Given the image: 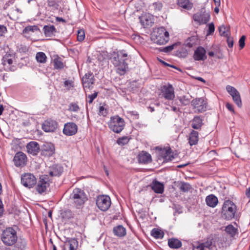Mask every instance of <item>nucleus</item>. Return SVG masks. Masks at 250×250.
Returning a JSON list of instances; mask_svg holds the SVG:
<instances>
[{"instance_id":"4d7b16f0","label":"nucleus","mask_w":250,"mask_h":250,"mask_svg":"<svg viewBox=\"0 0 250 250\" xmlns=\"http://www.w3.org/2000/svg\"><path fill=\"white\" fill-rule=\"evenodd\" d=\"M7 31V29L4 25H0V37L2 36Z\"/></svg>"},{"instance_id":"4be33fe9","label":"nucleus","mask_w":250,"mask_h":250,"mask_svg":"<svg viewBox=\"0 0 250 250\" xmlns=\"http://www.w3.org/2000/svg\"><path fill=\"white\" fill-rule=\"evenodd\" d=\"M26 149L27 152L33 155H37L40 149V146L38 143L36 142L32 141L27 144L26 146Z\"/></svg>"},{"instance_id":"0eeeda50","label":"nucleus","mask_w":250,"mask_h":250,"mask_svg":"<svg viewBox=\"0 0 250 250\" xmlns=\"http://www.w3.org/2000/svg\"><path fill=\"white\" fill-rule=\"evenodd\" d=\"M36 184V189L39 193L42 194L45 192L50 186V181L48 175H42L40 176Z\"/></svg>"},{"instance_id":"a18cd8bd","label":"nucleus","mask_w":250,"mask_h":250,"mask_svg":"<svg viewBox=\"0 0 250 250\" xmlns=\"http://www.w3.org/2000/svg\"><path fill=\"white\" fill-rule=\"evenodd\" d=\"M191 188V186L189 184L185 182L182 183L180 187V190L183 192H187Z\"/></svg>"},{"instance_id":"de8ad7c7","label":"nucleus","mask_w":250,"mask_h":250,"mask_svg":"<svg viewBox=\"0 0 250 250\" xmlns=\"http://www.w3.org/2000/svg\"><path fill=\"white\" fill-rule=\"evenodd\" d=\"M68 110L72 112H78L80 110V108L77 104L72 103L69 105Z\"/></svg>"},{"instance_id":"4468645a","label":"nucleus","mask_w":250,"mask_h":250,"mask_svg":"<svg viewBox=\"0 0 250 250\" xmlns=\"http://www.w3.org/2000/svg\"><path fill=\"white\" fill-rule=\"evenodd\" d=\"M13 162L17 167H23L26 165L27 162L26 155L22 152H18L16 153Z\"/></svg>"},{"instance_id":"6e6d98bb","label":"nucleus","mask_w":250,"mask_h":250,"mask_svg":"<svg viewBox=\"0 0 250 250\" xmlns=\"http://www.w3.org/2000/svg\"><path fill=\"white\" fill-rule=\"evenodd\" d=\"M99 112L101 115L106 116L107 114V110L103 106H101L99 108Z\"/></svg>"},{"instance_id":"2eb2a0df","label":"nucleus","mask_w":250,"mask_h":250,"mask_svg":"<svg viewBox=\"0 0 250 250\" xmlns=\"http://www.w3.org/2000/svg\"><path fill=\"white\" fill-rule=\"evenodd\" d=\"M78 131L77 125L73 122L66 123L63 129V133L67 136H72L75 135Z\"/></svg>"},{"instance_id":"9d476101","label":"nucleus","mask_w":250,"mask_h":250,"mask_svg":"<svg viewBox=\"0 0 250 250\" xmlns=\"http://www.w3.org/2000/svg\"><path fill=\"white\" fill-rule=\"evenodd\" d=\"M21 183L24 187L30 188L36 184L37 179L33 174L26 173L21 175Z\"/></svg>"},{"instance_id":"f257e3e1","label":"nucleus","mask_w":250,"mask_h":250,"mask_svg":"<svg viewBox=\"0 0 250 250\" xmlns=\"http://www.w3.org/2000/svg\"><path fill=\"white\" fill-rule=\"evenodd\" d=\"M127 54L124 50L114 52L111 62L113 64L117 67V72L120 75H124L128 68L126 61L127 60Z\"/></svg>"},{"instance_id":"680f3d73","label":"nucleus","mask_w":250,"mask_h":250,"mask_svg":"<svg viewBox=\"0 0 250 250\" xmlns=\"http://www.w3.org/2000/svg\"><path fill=\"white\" fill-rule=\"evenodd\" d=\"M228 46L230 48L232 47L233 45V42L232 40L228 39L227 40Z\"/></svg>"},{"instance_id":"393cba45","label":"nucleus","mask_w":250,"mask_h":250,"mask_svg":"<svg viewBox=\"0 0 250 250\" xmlns=\"http://www.w3.org/2000/svg\"><path fill=\"white\" fill-rule=\"evenodd\" d=\"M152 189L157 193H162L164 192V185L156 181H153L150 185Z\"/></svg>"},{"instance_id":"c85d7f7f","label":"nucleus","mask_w":250,"mask_h":250,"mask_svg":"<svg viewBox=\"0 0 250 250\" xmlns=\"http://www.w3.org/2000/svg\"><path fill=\"white\" fill-rule=\"evenodd\" d=\"M177 5L185 10H189L192 9L193 4L189 0H177Z\"/></svg>"},{"instance_id":"f704fd0d","label":"nucleus","mask_w":250,"mask_h":250,"mask_svg":"<svg viewBox=\"0 0 250 250\" xmlns=\"http://www.w3.org/2000/svg\"><path fill=\"white\" fill-rule=\"evenodd\" d=\"M27 242L24 239H20L15 246V250H24L26 247Z\"/></svg>"},{"instance_id":"8fccbe9b","label":"nucleus","mask_w":250,"mask_h":250,"mask_svg":"<svg viewBox=\"0 0 250 250\" xmlns=\"http://www.w3.org/2000/svg\"><path fill=\"white\" fill-rule=\"evenodd\" d=\"M195 38L194 37H192L191 38H189L186 42V46L191 48L195 44V42H193L194 41Z\"/></svg>"},{"instance_id":"7ed1b4c3","label":"nucleus","mask_w":250,"mask_h":250,"mask_svg":"<svg viewBox=\"0 0 250 250\" xmlns=\"http://www.w3.org/2000/svg\"><path fill=\"white\" fill-rule=\"evenodd\" d=\"M236 210V206L232 201L226 200L222 208V216L226 220H231L234 217Z\"/></svg>"},{"instance_id":"bf43d9fd","label":"nucleus","mask_w":250,"mask_h":250,"mask_svg":"<svg viewBox=\"0 0 250 250\" xmlns=\"http://www.w3.org/2000/svg\"><path fill=\"white\" fill-rule=\"evenodd\" d=\"M64 86L69 88L72 87V83L68 80L65 81L64 83Z\"/></svg>"},{"instance_id":"72a5a7b5","label":"nucleus","mask_w":250,"mask_h":250,"mask_svg":"<svg viewBox=\"0 0 250 250\" xmlns=\"http://www.w3.org/2000/svg\"><path fill=\"white\" fill-rule=\"evenodd\" d=\"M168 244L170 248L178 249L182 246L181 242L177 239L171 238L168 240Z\"/></svg>"},{"instance_id":"bb28decb","label":"nucleus","mask_w":250,"mask_h":250,"mask_svg":"<svg viewBox=\"0 0 250 250\" xmlns=\"http://www.w3.org/2000/svg\"><path fill=\"white\" fill-rule=\"evenodd\" d=\"M197 250H213L214 246L211 240H208L206 242L200 244L197 247H194Z\"/></svg>"},{"instance_id":"c03bdc74","label":"nucleus","mask_w":250,"mask_h":250,"mask_svg":"<svg viewBox=\"0 0 250 250\" xmlns=\"http://www.w3.org/2000/svg\"><path fill=\"white\" fill-rule=\"evenodd\" d=\"M163 5L160 1L153 2L152 5H150V7L155 11H160L162 8Z\"/></svg>"},{"instance_id":"13d9d810","label":"nucleus","mask_w":250,"mask_h":250,"mask_svg":"<svg viewBox=\"0 0 250 250\" xmlns=\"http://www.w3.org/2000/svg\"><path fill=\"white\" fill-rule=\"evenodd\" d=\"M226 107L227 108V109L229 110L230 111H231L232 112H233V113H234V109H233V106L232 104H229V103H227L226 104Z\"/></svg>"},{"instance_id":"774afa93","label":"nucleus","mask_w":250,"mask_h":250,"mask_svg":"<svg viewBox=\"0 0 250 250\" xmlns=\"http://www.w3.org/2000/svg\"><path fill=\"white\" fill-rule=\"evenodd\" d=\"M215 6L220 5V0H213Z\"/></svg>"},{"instance_id":"052dcab7","label":"nucleus","mask_w":250,"mask_h":250,"mask_svg":"<svg viewBox=\"0 0 250 250\" xmlns=\"http://www.w3.org/2000/svg\"><path fill=\"white\" fill-rule=\"evenodd\" d=\"M3 211V205L1 200L0 199V217L2 215Z\"/></svg>"},{"instance_id":"f3484780","label":"nucleus","mask_w":250,"mask_h":250,"mask_svg":"<svg viewBox=\"0 0 250 250\" xmlns=\"http://www.w3.org/2000/svg\"><path fill=\"white\" fill-rule=\"evenodd\" d=\"M160 159H162L163 162H168L172 161L174 157L172 154L171 148L166 147L160 150L159 152Z\"/></svg>"},{"instance_id":"aec40b11","label":"nucleus","mask_w":250,"mask_h":250,"mask_svg":"<svg viewBox=\"0 0 250 250\" xmlns=\"http://www.w3.org/2000/svg\"><path fill=\"white\" fill-rule=\"evenodd\" d=\"M195 21L199 24H205L207 23L210 19V15L208 13H204L200 14H195L193 16Z\"/></svg>"},{"instance_id":"a211bd4d","label":"nucleus","mask_w":250,"mask_h":250,"mask_svg":"<svg viewBox=\"0 0 250 250\" xmlns=\"http://www.w3.org/2000/svg\"><path fill=\"white\" fill-rule=\"evenodd\" d=\"M57 127V122L53 120L45 121L42 125V129L45 132H54Z\"/></svg>"},{"instance_id":"58836bf2","label":"nucleus","mask_w":250,"mask_h":250,"mask_svg":"<svg viewBox=\"0 0 250 250\" xmlns=\"http://www.w3.org/2000/svg\"><path fill=\"white\" fill-rule=\"evenodd\" d=\"M40 29L37 25H32L26 26L23 30V32L24 33H29L30 32H36L39 31Z\"/></svg>"},{"instance_id":"f8f14e48","label":"nucleus","mask_w":250,"mask_h":250,"mask_svg":"<svg viewBox=\"0 0 250 250\" xmlns=\"http://www.w3.org/2000/svg\"><path fill=\"white\" fill-rule=\"evenodd\" d=\"M15 58L10 54H6L2 59V64L4 70L14 71L16 69V63L14 62Z\"/></svg>"},{"instance_id":"a878e982","label":"nucleus","mask_w":250,"mask_h":250,"mask_svg":"<svg viewBox=\"0 0 250 250\" xmlns=\"http://www.w3.org/2000/svg\"><path fill=\"white\" fill-rule=\"evenodd\" d=\"M206 202L208 206L215 208L218 203V200L217 197L214 195L210 194L206 197Z\"/></svg>"},{"instance_id":"6ab92c4d","label":"nucleus","mask_w":250,"mask_h":250,"mask_svg":"<svg viewBox=\"0 0 250 250\" xmlns=\"http://www.w3.org/2000/svg\"><path fill=\"white\" fill-rule=\"evenodd\" d=\"M78 241L74 238H67L64 242L63 250H76Z\"/></svg>"},{"instance_id":"49530a36","label":"nucleus","mask_w":250,"mask_h":250,"mask_svg":"<svg viewBox=\"0 0 250 250\" xmlns=\"http://www.w3.org/2000/svg\"><path fill=\"white\" fill-rule=\"evenodd\" d=\"M129 141V138H128L126 136H124L121 138H119L117 141V143L119 145H125L128 143V142Z\"/></svg>"},{"instance_id":"5fc2aeb1","label":"nucleus","mask_w":250,"mask_h":250,"mask_svg":"<svg viewBox=\"0 0 250 250\" xmlns=\"http://www.w3.org/2000/svg\"><path fill=\"white\" fill-rule=\"evenodd\" d=\"M176 45V44H174L171 45L166 46L163 49L162 51L163 52H166V53L169 52L171 51V50H172L174 49V46Z\"/></svg>"},{"instance_id":"cd10ccee","label":"nucleus","mask_w":250,"mask_h":250,"mask_svg":"<svg viewBox=\"0 0 250 250\" xmlns=\"http://www.w3.org/2000/svg\"><path fill=\"white\" fill-rule=\"evenodd\" d=\"M199 133L197 131L192 130L189 135L188 143L190 146L196 145L198 142Z\"/></svg>"},{"instance_id":"c756f323","label":"nucleus","mask_w":250,"mask_h":250,"mask_svg":"<svg viewBox=\"0 0 250 250\" xmlns=\"http://www.w3.org/2000/svg\"><path fill=\"white\" fill-rule=\"evenodd\" d=\"M62 172V167L58 165H54L49 170V174L51 176H59Z\"/></svg>"},{"instance_id":"7c9ffc66","label":"nucleus","mask_w":250,"mask_h":250,"mask_svg":"<svg viewBox=\"0 0 250 250\" xmlns=\"http://www.w3.org/2000/svg\"><path fill=\"white\" fill-rule=\"evenodd\" d=\"M202 125V120L199 116H195L191 121V126L195 129L200 128Z\"/></svg>"},{"instance_id":"b1692460","label":"nucleus","mask_w":250,"mask_h":250,"mask_svg":"<svg viewBox=\"0 0 250 250\" xmlns=\"http://www.w3.org/2000/svg\"><path fill=\"white\" fill-rule=\"evenodd\" d=\"M138 161L140 163L147 164L152 161L151 155L146 151H143L138 156Z\"/></svg>"},{"instance_id":"f03ea898","label":"nucleus","mask_w":250,"mask_h":250,"mask_svg":"<svg viewBox=\"0 0 250 250\" xmlns=\"http://www.w3.org/2000/svg\"><path fill=\"white\" fill-rule=\"evenodd\" d=\"M151 39L158 44H164L169 40V33L163 27L158 28L153 31Z\"/></svg>"},{"instance_id":"603ef678","label":"nucleus","mask_w":250,"mask_h":250,"mask_svg":"<svg viewBox=\"0 0 250 250\" xmlns=\"http://www.w3.org/2000/svg\"><path fill=\"white\" fill-rule=\"evenodd\" d=\"M245 39H246V37L244 35L242 36L239 41V47L240 48V49H242L244 48V47L245 46Z\"/></svg>"},{"instance_id":"6e6552de","label":"nucleus","mask_w":250,"mask_h":250,"mask_svg":"<svg viewBox=\"0 0 250 250\" xmlns=\"http://www.w3.org/2000/svg\"><path fill=\"white\" fill-rule=\"evenodd\" d=\"M160 98H163L165 100L171 101L175 98L174 88L173 86L168 83L162 86L159 93Z\"/></svg>"},{"instance_id":"473e14b6","label":"nucleus","mask_w":250,"mask_h":250,"mask_svg":"<svg viewBox=\"0 0 250 250\" xmlns=\"http://www.w3.org/2000/svg\"><path fill=\"white\" fill-rule=\"evenodd\" d=\"M43 29L46 37H51L56 31V29L53 25H45Z\"/></svg>"},{"instance_id":"ea45409f","label":"nucleus","mask_w":250,"mask_h":250,"mask_svg":"<svg viewBox=\"0 0 250 250\" xmlns=\"http://www.w3.org/2000/svg\"><path fill=\"white\" fill-rule=\"evenodd\" d=\"M219 31L220 35L224 37H228L230 34L228 28L224 25L220 26Z\"/></svg>"},{"instance_id":"4c0bfd02","label":"nucleus","mask_w":250,"mask_h":250,"mask_svg":"<svg viewBox=\"0 0 250 250\" xmlns=\"http://www.w3.org/2000/svg\"><path fill=\"white\" fill-rule=\"evenodd\" d=\"M36 58L37 62L40 63H45L46 62V56L44 53L42 52L37 53Z\"/></svg>"},{"instance_id":"e433bc0d","label":"nucleus","mask_w":250,"mask_h":250,"mask_svg":"<svg viewBox=\"0 0 250 250\" xmlns=\"http://www.w3.org/2000/svg\"><path fill=\"white\" fill-rule=\"evenodd\" d=\"M151 235L156 239H162L164 237V233L162 230L155 228L151 230Z\"/></svg>"},{"instance_id":"20e7f679","label":"nucleus","mask_w":250,"mask_h":250,"mask_svg":"<svg viewBox=\"0 0 250 250\" xmlns=\"http://www.w3.org/2000/svg\"><path fill=\"white\" fill-rule=\"evenodd\" d=\"M16 231L12 228H6L2 232L1 240L7 246H12L17 241Z\"/></svg>"},{"instance_id":"5701e85b","label":"nucleus","mask_w":250,"mask_h":250,"mask_svg":"<svg viewBox=\"0 0 250 250\" xmlns=\"http://www.w3.org/2000/svg\"><path fill=\"white\" fill-rule=\"evenodd\" d=\"M55 146L52 143H46L42 146V152L45 156H52L55 153Z\"/></svg>"},{"instance_id":"3c124183","label":"nucleus","mask_w":250,"mask_h":250,"mask_svg":"<svg viewBox=\"0 0 250 250\" xmlns=\"http://www.w3.org/2000/svg\"><path fill=\"white\" fill-rule=\"evenodd\" d=\"M97 95L98 93L95 92L94 93L89 95L88 96V102L89 103V104H91L93 102V100L97 97Z\"/></svg>"},{"instance_id":"412c9836","label":"nucleus","mask_w":250,"mask_h":250,"mask_svg":"<svg viewBox=\"0 0 250 250\" xmlns=\"http://www.w3.org/2000/svg\"><path fill=\"white\" fill-rule=\"evenodd\" d=\"M206 51L201 46L198 47L195 51L193 58L196 61H204L206 59Z\"/></svg>"},{"instance_id":"a19ab883","label":"nucleus","mask_w":250,"mask_h":250,"mask_svg":"<svg viewBox=\"0 0 250 250\" xmlns=\"http://www.w3.org/2000/svg\"><path fill=\"white\" fill-rule=\"evenodd\" d=\"M178 99L182 105H187L190 103V99L185 95L178 97Z\"/></svg>"},{"instance_id":"1a4fd4ad","label":"nucleus","mask_w":250,"mask_h":250,"mask_svg":"<svg viewBox=\"0 0 250 250\" xmlns=\"http://www.w3.org/2000/svg\"><path fill=\"white\" fill-rule=\"evenodd\" d=\"M96 205L102 211L107 210L111 205V200L109 196L102 195L97 197Z\"/></svg>"},{"instance_id":"69168bd1","label":"nucleus","mask_w":250,"mask_h":250,"mask_svg":"<svg viewBox=\"0 0 250 250\" xmlns=\"http://www.w3.org/2000/svg\"><path fill=\"white\" fill-rule=\"evenodd\" d=\"M246 195L248 198H250V187L246 189Z\"/></svg>"},{"instance_id":"ddd939ff","label":"nucleus","mask_w":250,"mask_h":250,"mask_svg":"<svg viewBox=\"0 0 250 250\" xmlns=\"http://www.w3.org/2000/svg\"><path fill=\"white\" fill-rule=\"evenodd\" d=\"M226 90L231 96L236 104L239 107H241L242 106V101L240 93L238 90L235 88L230 85H227L226 86Z\"/></svg>"},{"instance_id":"423d86ee","label":"nucleus","mask_w":250,"mask_h":250,"mask_svg":"<svg viewBox=\"0 0 250 250\" xmlns=\"http://www.w3.org/2000/svg\"><path fill=\"white\" fill-rule=\"evenodd\" d=\"M109 128L113 132L119 133L124 128L125 122L124 120L119 116L111 117L108 123Z\"/></svg>"},{"instance_id":"0e129e2a","label":"nucleus","mask_w":250,"mask_h":250,"mask_svg":"<svg viewBox=\"0 0 250 250\" xmlns=\"http://www.w3.org/2000/svg\"><path fill=\"white\" fill-rule=\"evenodd\" d=\"M159 61L162 62V63H163L164 64H165V65H167V66H169L171 67H173V68H176L175 66H173V65H169L168 64V63H167V62H165L164 61L161 60H159Z\"/></svg>"},{"instance_id":"2f4dec72","label":"nucleus","mask_w":250,"mask_h":250,"mask_svg":"<svg viewBox=\"0 0 250 250\" xmlns=\"http://www.w3.org/2000/svg\"><path fill=\"white\" fill-rule=\"evenodd\" d=\"M114 234L118 237L124 236L126 234L125 229L122 226L119 225L113 229Z\"/></svg>"},{"instance_id":"e2e57ef3","label":"nucleus","mask_w":250,"mask_h":250,"mask_svg":"<svg viewBox=\"0 0 250 250\" xmlns=\"http://www.w3.org/2000/svg\"><path fill=\"white\" fill-rule=\"evenodd\" d=\"M48 5L50 7H55L56 3L54 1H49L48 2Z\"/></svg>"},{"instance_id":"338daca9","label":"nucleus","mask_w":250,"mask_h":250,"mask_svg":"<svg viewBox=\"0 0 250 250\" xmlns=\"http://www.w3.org/2000/svg\"><path fill=\"white\" fill-rule=\"evenodd\" d=\"M188 52L185 49L183 50V54L181 55V56L183 57H186L188 55Z\"/></svg>"},{"instance_id":"864d4df0","label":"nucleus","mask_w":250,"mask_h":250,"mask_svg":"<svg viewBox=\"0 0 250 250\" xmlns=\"http://www.w3.org/2000/svg\"><path fill=\"white\" fill-rule=\"evenodd\" d=\"M208 29L207 33V35H211L214 32V25L213 23H210L208 25Z\"/></svg>"},{"instance_id":"37998d69","label":"nucleus","mask_w":250,"mask_h":250,"mask_svg":"<svg viewBox=\"0 0 250 250\" xmlns=\"http://www.w3.org/2000/svg\"><path fill=\"white\" fill-rule=\"evenodd\" d=\"M225 231L231 236H233L236 233V229L232 225H229L226 227Z\"/></svg>"},{"instance_id":"09e8293b","label":"nucleus","mask_w":250,"mask_h":250,"mask_svg":"<svg viewBox=\"0 0 250 250\" xmlns=\"http://www.w3.org/2000/svg\"><path fill=\"white\" fill-rule=\"evenodd\" d=\"M85 38V33L84 30H80L78 31L77 39L79 41H83Z\"/></svg>"},{"instance_id":"dca6fc26","label":"nucleus","mask_w":250,"mask_h":250,"mask_svg":"<svg viewBox=\"0 0 250 250\" xmlns=\"http://www.w3.org/2000/svg\"><path fill=\"white\" fill-rule=\"evenodd\" d=\"M140 22L144 27L151 26L153 23V16L149 13L143 14L139 17Z\"/></svg>"},{"instance_id":"9b49d317","label":"nucleus","mask_w":250,"mask_h":250,"mask_svg":"<svg viewBox=\"0 0 250 250\" xmlns=\"http://www.w3.org/2000/svg\"><path fill=\"white\" fill-rule=\"evenodd\" d=\"M191 104L195 112H203L206 110L207 103L202 98L193 99L191 102Z\"/></svg>"},{"instance_id":"79ce46f5","label":"nucleus","mask_w":250,"mask_h":250,"mask_svg":"<svg viewBox=\"0 0 250 250\" xmlns=\"http://www.w3.org/2000/svg\"><path fill=\"white\" fill-rule=\"evenodd\" d=\"M54 66L55 69H62L63 68L64 65L61 59L59 58H57L54 59L53 61Z\"/></svg>"},{"instance_id":"c9c22d12","label":"nucleus","mask_w":250,"mask_h":250,"mask_svg":"<svg viewBox=\"0 0 250 250\" xmlns=\"http://www.w3.org/2000/svg\"><path fill=\"white\" fill-rule=\"evenodd\" d=\"M82 81L83 87H90L93 83V78H89V76L87 74L84 75Z\"/></svg>"},{"instance_id":"39448f33","label":"nucleus","mask_w":250,"mask_h":250,"mask_svg":"<svg viewBox=\"0 0 250 250\" xmlns=\"http://www.w3.org/2000/svg\"><path fill=\"white\" fill-rule=\"evenodd\" d=\"M70 197L73 200L75 205L78 208L83 205L87 200L86 195L84 191L78 188L73 189Z\"/></svg>"}]
</instances>
